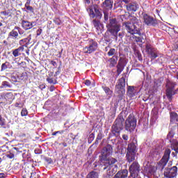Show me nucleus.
I'll list each match as a JSON object with an SVG mask.
<instances>
[{
  "label": "nucleus",
  "instance_id": "f257e3e1",
  "mask_svg": "<svg viewBox=\"0 0 178 178\" xmlns=\"http://www.w3.org/2000/svg\"><path fill=\"white\" fill-rule=\"evenodd\" d=\"M113 154V147L111 145H107L103 147L100 156V165L103 170H106L107 176L112 177L118 172V159L111 156Z\"/></svg>",
  "mask_w": 178,
  "mask_h": 178
},
{
  "label": "nucleus",
  "instance_id": "f03ea898",
  "mask_svg": "<svg viewBox=\"0 0 178 178\" xmlns=\"http://www.w3.org/2000/svg\"><path fill=\"white\" fill-rule=\"evenodd\" d=\"M136 154H137V145H136V143H131L128 144L126 159L129 163L132 162L129 167V172L132 178H138L141 172V165L138 161H136Z\"/></svg>",
  "mask_w": 178,
  "mask_h": 178
},
{
  "label": "nucleus",
  "instance_id": "7ed1b4c3",
  "mask_svg": "<svg viewBox=\"0 0 178 178\" xmlns=\"http://www.w3.org/2000/svg\"><path fill=\"white\" fill-rule=\"evenodd\" d=\"M172 151L170 149H165L164 151V154L161 159L157 163L156 166H149L147 169L148 173L149 175H154L156 172V169H159L160 170H163L165 169V166L168 165L169 162V159H170V154Z\"/></svg>",
  "mask_w": 178,
  "mask_h": 178
},
{
  "label": "nucleus",
  "instance_id": "20e7f679",
  "mask_svg": "<svg viewBox=\"0 0 178 178\" xmlns=\"http://www.w3.org/2000/svg\"><path fill=\"white\" fill-rule=\"evenodd\" d=\"M124 122V117L123 112H121L114 121L111 127V133L113 136H119L122 130H123V123Z\"/></svg>",
  "mask_w": 178,
  "mask_h": 178
},
{
  "label": "nucleus",
  "instance_id": "39448f33",
  "mask_svg": "<svg viewBox=\"0 0 178 178\" xmlns=\"http://www.w3.org/2000/svg\"><path fill=\"white\" fill-rule=\"evenodd\" d=\"M136 127H137V118L134 114H129L125 120L124 129L127 131L132 133L136 130Z\"/></svg>",
  "mask_w": 178,
  "mask_h": 178
},
{
  "label": "nucleus",
  "instance_id": "423d86ee",
  "mask_svg": "<svg viewBox=\"0 0 178 178\" xmlns=\"http://www.w3.org/2000/svg\"><path fill=\"white\" fill-rule=\"evenodd\" d=\"M107 27L108 31L113 35H118V33L120 31V24L116 18L110 19Z\"/></svg>",
  "mask_w": 178,
  "mask_h": 178
},
{
  "label": "nucleus",
  "instance_id": "0eeeda50",
  "mask_svg": "<svg viewBox=\"0 0 178 178\" xmlns=\"http://www.w3.org/2000/svg\"><path fill=\"white\" fill-rule=\"evenodd\" d=\"M176 86H177V83L171 81H168L167 82V84L165 85V94L169 101H172L173 95H175L176 92H177L178 91V88L177 90H175V87H176Z\"/></svg>",
  "mask_w": 178,
  "mask_h": 178
},
{
  "label": "nucleus",
  "instance_id": "6e6552de",
  "mask_svg": "<svg viewBox=\"0 0 178 178\" xmlns=\"http://www.w3.org/2000/svg\"><path fill=\"white\" fill-rule=\"evenodd\" d=\"M115 91L118 94V98H122L124 94H126V79L124 77L118 80V84L115 85Z\"/></svg>",
  "mask_w": 178,
  "mask_h": 178
},
{
  "label": "nucleus",
  "instance_id": "1a4fd4ad",
  "mask_svg": "<svg viewBox=\"0 0 178 178\" xmlns=\"http://www.w3.org/2000/svg\"><path fill=\"white\" fill-rule=\"evenodd\" d=\"M98 50V42L92 39H88V45L83 48V54H91Z\"/></svg>",
  "mask_w": 178,
  "mask_h": 178
},
{
  "label": "nucleus",
  "instance_id": "9d476101",
  "mask_svg": "<svg viewBox=\"0 0 178 178\" xmlns=\"http://www.w3.org/2000/svg\"><path fill=\"white\" fill-rule=\"evenodd\" d=\"M89 16L94 19H101L102 17V13L99 11V7L97 4L90 6L89 8Z\"/></svg>",
  "mask_w": 178,
  "mask_h": 178
},
{
  "label": "nucleus",
  "instance_id": "9b49d317",
  "mask_svg": "<svg viewBox=\"0 0 178 178\" xmlns=\"http://www.w3.org/2000/svg\"><path fill=\"white\" fill-rule=\"evenodd\" d=\"M143 23L146 26H152V27H156L158 26V19L151 17V15L147 13H143Z\"/></svg>",
  "mask_w": 178,
  "mask_h": 178
},
{
  "label": "nucleus",
  "instance_id": "f8f14e48",
  "mask_svg": "<svg viewBox=\"0 0 178 178\" xmlns=\"http://www.w3.org/2000/svg\"><path fill=\"white\" fill-rule=\"evenodd\" d=\"M122 26L124 27L125 30L129 34L134 35V34H138V28L136 25L131 24L130 22H125L122 23Z\"/></svg>",
  "mask_w": 178,
  "mask_h": 178
},
{
  "label": "nucleus",
  "instance_id": "ddd939ff",
  "mask_svg": "<svg viewBox=\"0 0 178 178\" xmlns=\"http://www.w3.org/2000/svg\"><path fill=\"white\" fill-rule=\"evenodd\" d=\"M177 170H178V168L177 166L165 168L163 173L164 177L176 178L177 177Z\"/></svg>",
  "mask_w": 178,
  "mask_h": 178
},
{
  "label": "nucleus",
  "instance_id": "4468645a",
  "mask_svg": "<svg viewBox=\"0 0 178 178\" xmlns=\"http://www.w3.org/2000/svg\"><path fill=\"white\" fill-rule=\"evenodd\" d=\"M145 51L148 54V55L150 56V58L152 60H154V59H156V58L159 56V55H158V53L155 51V49L152 48V46L149 44H146Z\"/></svg>",
  "mask_w": 178,
  "mask_h": 178
},
{
  "label": "nucleus",
  "instance_id": "2eb2a0df",
  "mask_svg": "<svg viewBox=\"0 0 178 178\" xmlns=\"http://www.w3.org/2000/svg\"><path fill=\"white\" fill-rule=\"evenodd\" d=\"M19 34L22 35L23 32H22V29L19 26H15L14 29L8 33V37L13 38V40H17Z\"/></svg>",
  "mask_w": 178,
  "mask_h": 178
},
{
  "label": "nucleus",
  "instance_id": "dca6fc26",
  "mask_svg": "<svg viewBox=\"0 0 178 178\" xmlns=\"http://www.w3.org/2000/svg\"><path fill=\"white\" fill-rule=\"evenodd\" d=\"M100 19L95 18L92 21V24L97 31H101L104 29V25L101 23Z\"/></svg>",
  "mask_w": 178,
  "mask_h": 178
},
{
  "label": "nucleus",
  "instance_id": "f3484780",
  "mask_svg": "<svg viewBox=\"0 0 178 178\" xmlns=\"http://www.w3.org/2000/svg\"><path fill=\"white\" fill-rule=\"evenodd\" d=\"M129 177V170L127 169L120 170L118 171L113 178H127Z\"/></svg>",
  "mask_w": 178,
  "mask_h": 178
},
{
  "label": "nucleus",
  "instance_id": "a211bd4d",
  "mask_svg": "<svg viewBox=\"0 0 178 178\" xmlns=\"http://www.w3.org/2000/svg\"><path fill=\"white\" fill-rule=\"evenodd\" d=\"M126 7L128 12H137V10H138L139 6L136 2H131L128 3Z\"/></svg>",
  "mask_w": 178,
  "mask_h": 178
},
{
  "label": "nucleus",
  "instance_id": "6ab92c4d",
  "mask_svg": "<svg viewBox=\"0 0 178 178\" xmlns=\"http://www.w3.org/2000/svg\"><path fill=\"white\" fill-rule=\"evenodd\" d=\"M21 24L24 30H30L34 27V22H30L26 20H22Z\"/></svg>",
  "mask_w": 178,
  "mask_h": 178
},
{
  "label": "nucleus",
  "instance_id": "aec40b11",
  "mask_svg": "<svg viewBox=\"0 0 178 178\" xmlns=\"http://www.w3.org/2000/svg\"><path fill=\"white\" fill-rule=\"evenodd\" d=\"M116 67H117V74L118 76H119L120 73H122V72L124 70V61L122 58H120Z\"/></svg>",
  "mask_w": 178,
  "mask_h": 178
},
{
  "label": "nucleus",
  "instance_id": "412c9836",
  "mask_svg": "<svg viewBox=\"0 0 178 178\" xmlns=\"http://www.w3.org/2000/svg\"><path fill=\"white\" fill-rule=\"evenodd\" d=\"M139 33H136L138 34V36H135L134 38H135V40L136 42H145V40H147V35L144 33H141L140 32V30L138 29Z\"/></svg>",
  "mask_w": 178,
  "mask_h": 178
},
{
  "label": "nucleus",
  "instance_id": "4be33fe9",
  "mask_svg": "<svg viewBox=\"0 0 178 178\" xmlns=\"http://www.w3.org/2000/svg\"><path fill=\"white\" fill-rule=\"evenodd\" d=\"M24 51V46H20L13 50V55L15 58L22 56V52Z\"/></svg>",
  "mask_w": 178,
  "mask_h": 178
},
{
  "label": "nucleus",
  "instance_id": "5701e85b",
  "mask_svg": "<svg viewBox=\"0 0 178 178\" xmlns=\"http://www.w3.org/2000/svg\"><path fill=\"white\" fill-rule=\"evenodd\" d=\"M170 122L171 124H173V123H175V122H177V123H178L177 113H176L175 111L170 113Z\"/></svg>",
  "mask_w": 178,
  "mask_h": 178
},
{
  "label": "nucleus",
  "instance_id": "b1692460",
  "mask_svg": "<svg viewBox=\"0 0 178 178\" xmlns=\"http://www.w3.org/2000/svg\"><path fill=\"white\" fill-rule=\"evenodd\" d=\"M3 97L8 104H12L13 99H15V97L12 92H7L3 95Z\"/></svg>",
  "mask_w": 178,
  "mask_h": 178
},
{
  "label": "nucleus",
  "instance_id": "393cba45",
  "mask_svg": "<svg viewBox=\"0 0 178 178\" xmlns=\"http://www.w3.org/2000/svg\"><path fill=\"white\" fill-rule=\"evenodd\" d=\"M102 6L106 9H112L113 8V1L112 0H105L102 3Z\"/></svg>",
  "mask_w": 178,
  "mask_h": 178
},
{
  "label": "nucleus",
  "instance_id": "a878e982",
  "mask_svg": "<svg viewBox=\"0 0 178 178\" xmlns=\"http://www.w3.org/2000/svg\"><path fill=\"white\" fill-rule=\"evenodd\" d=\"M170 148L172 151H178V141L176 139H172L170 140Z\"/></svg>",
  "mask_w": 178,
  "mask_h": 178
},
{
  "label": "nucleus",
  "instance_id": "bb28decb",
  "mask_svg": "<svg viewBox=\"0 0 178 178\" xmlns=\"http://www.w3.org/2000/svg\"><path fill=\"white\" fill-rule=\"evenodd\" d=\"M108 62H110L109 67H115L118 63V56H113L108 60Z\"/></svg>",
  "mask_w": 178,
  "mask_h": 178
},
{
  "label": "nucleus",
  "instance_id": "cd10ccee",
  "mask_svg": "<svg viewBox=\"0 0 178 178\" xmlns=\"http://www.w3.org/2000/svg\"><path fill=\"white\" fill-rule=\"evenodd\" d=\"M127 94L129 97H134V94H136V87L129 86Z\"/></svg>",
  "mask_w": 178,
  "mask_h": 178
},
{
  "label": "nucleus",
  "instance_id": "c85d7f7f",
  "mask_svg": "<svg viewBox=\"0 0 178 178\" xmlns=\"http://www.w3.org/2000/svg\"><path fill=\"white\" fill-rule=\"evenodd\" d=\"M46 81H47L49 84H57L58 81H56V79L51 77V74H49V76H48L46 79Z\"/></svg>",
  "mask_w": 178,
  "mask_h": 178
},
{
  "label": "nucleus",
  "instance_id": "c756f323",
  "mask_svg": "<svg viewBox=\"0 0 178 178\" xmlns=\"http://www.w3.org/2000/svg\"><path fill=\"white\" fill-rule=\"evenodd\" d=\"M102 89L104 92H106V95H112L113 94V91L108 86H102Z\"/></svg>",
  "mask_w": 178,
  "mask_h": 178
},
{
  "label": "nucleus",
  "instance_id": "7c9ffc66",
  "mask_svg": "<svg viewBox=\"0 0 178 178\" xmlns=\"http://www.w3.org/2000/svg\"><path fill=\"white\" fill-rule=\"evenodd\" d=\"M129 20L131 23V24H138V23H140V19H137V17H134V16H131L129 17Z\"/></svg>",
  "mask_w": 178,
  "mask_h": 178
},
{
  "label": "nucleus",
  "instance_id": "2f4dec72",
  "mask_svg": "<svg viewBox=\"0 0 178 178\" xmlns=\"http://www.w3.org/2000/svg\"><path fill=\"white\" fill-rule=\"evenodd\" d=\"M86 178H98V172L92 171L88 174Z\"/></svg>",
  "mask_w": 178,
  "mask_h": 178
},
{
  "label": "nucleus",
  "instance_id": "473e14b6",
  "mask_svg": "<svg viewBox=\"0 0 178 178\" xmlns=\"http://www.w3.org/2000/svg\"><path fill=\"white\" fill-rule=\"evenodd\" d=\"M9 66H10V63L6 61V63L1 65V72H5L6 69H9Z\"/></svg>",
  "mask_w": 178,
  "mask_h": 178
},
{
  "label": "nucleus",
  "instance_id": "72a5a7b5",
  "mask_svg": "<svg viewBox=\"0 0 178 178\" xmlns=\"http://www.w3.org/2000/svg\"><path fill=\"white\" fill-rule=\"evenodd\" d=\"M12 85L6 81H4L1 83V88H10Z\"/></svg>",
  "mask_w": 178,
  "mask_h": 178
},
{
  "label": "nucleus",
  "instance_id": "f704fd0d",
  "mask_svg": "<svg viewBox=\"0 0 178 178\" xmlns=\"http://www.w3.org/2000/svg\"><path fill=\"white\" fill-rule=\"evenodd\" d=\"M0 126L1 127H5L6 126V120L2 117V115L0 114Z\"/></svg>",
  "mask_w": 178,
  "mask_h": 178
},
{
  "label": "nucleus",
  "instance_id": "c9c22d12",
  "mask_svg": "<svg viewBox=\"0 0 178 178\" xmlns=\"http://www.w3.org/2000/svg\"><path fill=\"white\" fill-rule=\"evenodd\" d=\"M27 41H29L28 38H24L19 40V44L21 47H25L26 46L24 44H27Z\"/></svg>",
  "mask_w": 178,
  "mask_h": 178
},
{
  "label": "nucleus",
  "instance_id": "e433bc0d",
  "mask_svg": "<svg viewBox=\"0 0 178 178\" xmlns=\"http://www.w3.org/2000/svg\"><path fill=\"white\" fill-rule=\"evenodd\" d=\"M116 54V49L111 48L107 53L108 56H113Z\"/></svg>",
  "mask_w": 178,
  "mask_h": 178
},
{
  "label": "nucleus",
  "instance_id": "4c0bfd02",
  "mask_svg": "<svg viewBox=\"0 0 178 178\" xmlns=\"http://www.w3.org/2000/svg\"><path fill=\"white\" fill-rule=\"evenodd\" d=\"M173 137H175V132L170 131L167 135V140H169V141H170V140H173L172 139L173 138Z\"/></svg>",
  "mask_w": 178,
  "mask_h": 178
},
{
  "label": "nucleus",
  "instance_id": "58836bf2",
  "mask_svg": "<svg viewBox=\"0 0 178 178\" xmlns=\"http://www.w3.org/2000/svg\"><path fill=\"white\" fill-rule=\"evenodd\" d=\"M54 23H55V24H56L57 26H60V24H62V20H60V19H59L58 17H56L53 19Z\"/></svg>",
  "mask_w": 178,
  "mask_h": 178
},
{
  "label": "nucleus",
  "instance_id": "ea45409f",
  "mask_svg": "<svg viewBox=\"0 0 178 178\" xmlns=\"http://www.w3.org/2000/svg\"><path fill=\"white\" fill-rule=\"evenodd\" d=\"M94 138H95V134L94 133L90 134L88 137V143H92Z\"/></svg>",
  "mask_w": 178,
  "mask_h": 178
},
{
  "label": "nucleus",
  "instance_id": "a19ab883",
  "mask_svg": "<svg viewBox=\"0 0 178 178\" xmlns=\"http://www.w3.org/2000/svg\"><path fill=\"white\" fill-rule=\"evenodd\" d=\"M6 156L8 159H13L15 158V154L10 152H8Z\"/></svg>",
  "mask_w": 178,
  "mask_h": 178
},
{
  "label": "nucleus",
  "instance_id": "79ce46f5",
  "mask_svg": "<svg viewBox=\"0 0 178 178\" xmlns=\"http://www.w3.org/2000/svg\"><path fill=\"white\" fill-rule=\"evenodd\" d=\"M26 9V12H30V13H34V8L31 6H27L25 7Z\"/></svg>",
  "mask_w": 178,
  "mask_h": 178
},
{
  "label": "nucleus",
  "instance_id": "37998d69",
  "mask_svg": "<svg viewBox=\"0 0 178 178\" xmlns=\"http://www.w3.org/2000/svg\"><path fill=\"white\" fill-rule=\"evenodd\" d=\"M29 115V111H27V108H22L21 111V116H27Z\"/></svg>",
  "mask_w": 178,
  "mask_h": 178
},
{
  "label": "nucleus",
  "instance_id": "c03bdc74",
  "mask_svg": "<svg viewBox=\"0 0 178 178\" xmlns=\"http://www.w3.org/2000/svg\"><path fill=\"white\" fill-rule=\"evenodd\" d=\"M136 56H137L138 60H140V61L143 60V55L141 54V53L140 51L136 52Z\"/></svg>",
  "mask_w": 178,
  "mask_h": 178
},
{
  "label": "nucleus",
  "instance_id": "a18cd8bd",
  "mask_svg": "<svg viewBox=\"0 0 178 178\" xmlns=\"http://www.w3.org/2000/svg\"><path fill=\"white\" fill-rule=\"evenodd\" d=\"M9 13H10V10L8 11H1V15H3V16H9Z\"/></svg>",
  "mask_w": 178,
  "mask_h": 178
},
{
  "label": "nucleus",
  "instance_id": "49530a36",
  "mask_svg": "<svg viewBox=\"0 0 178 178\" xmlns=\"http://www.w3.org/2000/svg\"><path fill=\"white\" fill-rule=\"evenodd\" d=\"M84 84L86 86H87L88 87H90V86H91V81L88 80V79H86L85 81H84Z\"/></svg>",
  "mask_w": 178,
  "mask_h": 178
},
{
  "label": "nucleus",
  "instance_id": "de8ad7c7",
  "mask_svg": "<svg viewBox=\"0 0 178 178\" xmlns=\"http://www.w3.org/2000/svg\"><path fill=\"white\" fill-rule=\"evenodd\" d=\"M44 161H46V162H47V163H49V165H51V163H52L54 161H52V159H51V158H46L45 159H44Z\"/></svg>",
  "mask_w": 178,
  "mask_h": 178
},
{
  "label": "nucleus",
  "instance_id": "09e8293b",
  "mask_svg": "<svg viewBox=\"0 0 178 178\" xmlns=\"http://www.w3.org/2000/svg\"><path fill=\"white\" fill-rule=\"evenodd\" d=\"M108 19H109V15L108 14V13H104V20L106 22H108Z\"/></svg>",
  "mask_w": 178,
  "mask_h": 178
},
{
  "label": "nucleus",
  "instance_id": "8fccbe9b",
  "mask_svg": "<svg viewBox=\"0 0 178 178\" xmlns=\"http://www.w3.org/2000/svg\"><path fill=\"white\" fill-rule=\"evenodd\" d=\"M103 136H102V133H99L98 134H97V138L96 139H97V140H101V139L102 138H103Z\"/></svg>",
  "mask_w": 178,
  "mask_h": 178
},
{
  "label": "nucleus",
  "instance_id": "3c124183",
  "mask_svg": "<svg viewBox=\"0 0 178 178\" xmlns=\"http://www.w3.org/2000/svg\"><path fill=\"white\" fill-rule=\"evenodd\" d=\"M42 33V29H38L37 31H36V35H40V34Z\"/></svg>",
  "mask_w": 178,
  "mask_h": 178
},
{
  "label": "nucleus",
  "instance_id": "603ef678",
  "mask_svg": "<svg viewBox=\"0 0 178 178\" xmlns=\"http://www.w3.org/2000/svg\"><path fill=\"white\" fill-rule=\"evenodd\" d=\"M163 59H165V57L163 56H160V58H158V61L159 62V63H163Z\"/></svg>",
  "mask_w": 178,
  "mask_h": 178
},
{
  "label": "nucleus",
  "instance_id": "864d4df0",
  "mask_svg": "<svg viewBox=\"0 0 178 178\" xmlns=\"http://www.w3.org/2000/svg\"><path fill=\"white\" fill-rule=\"evenodd\" d=\"M122 140L127 141V140H129V136L127 134L122 135Z\"/></svg>",
  "mask_w": 178,
  "mask_h": 178
},
{
  "label": "nucleus",
  "instance_id": "5fc2aeb1",
  "mask_svg": "<svg viewBox=\"0 0 178 178\" xmlns=\"http://www.w3.org/2000/svg\"><path fill=\"white\" fill-rule=\"evenodd\" d=\"M15 108H23V106L22 105V104H19V103H15Z\"/></svg>",
  "mask_w": 178,
  "mask_h": 178
},
{
  "label": "nucleus",
  "instance_id": "6e6d98bb",
  "mask_svg": "<svg viewBox=\"0 0 178 178\" xmlns=\"http://www.w3.org/2000/svg\"><path fill=\"white\" fill-rule=\"evenodd\" d=\"M45 87V84H41L38 86V88H40V90H44Z\"/></svg>",
  "mask_w": 178,
  "mask_h": 178
},
{
  "label": "nucleus",
  "instance_id": "4d7b16f0",
  "mask_svg": "<svg viewBox=\"0 0 178 178\" xmlns=\"http://www.w3.org/2000/svg\"><path fill=\"white\" fill-rule=\"evenodd\" d=\"M50 63H51V65H52L54 67L58 66V63H56V61L51 60V61H50Z\"/></svg>",
  "mask_w": 178,
  "mask_h": 178
},
{
  "label": "nucleus",
  "instance_id": "13d9d810",
  "mask_svg": "<svg viewBox=\"0 0 178 178\" xmlns=\"http://www.w3.org/2000/svg\"><path fill=\"white\" fill-rule=\"evenodd\" d=\"M30 3H31V0H27L25 3V7L30 6Z\"/></svg>",
  "mask_w": 178,
  "mask_h": 178
},
{
  "label": "nucleus",
  "instance_id": "bf43d9fd",
  "mask_svg": "<svg viewBox=\"0 0 178 178\" xmlns=\"http://www.w3.org/2000/svg\"><path fill=\"white\" fill-rule=\"evenodd\" d=\"M35 175H37V172H31V175H29V178L34 177V176H35Z\"/></svg>",
  "mask_w": 178,
  "mask_h": 178
},
{
  "label": "nucleus",
  "instance_id": "052dcab7",
  "mask_svg": "<svg viewBox=\"0 0 178 178\" xmlns=\"http://www.w3.org/2000/svg\"><path fill=\"white\" fill-rule=\"evenodd\" d=\"M49 91L52 92V91H55V86H51L49 88Z\"/></svg>",
  "mask_w": 178,
  "mask_h": 178
},
{
  "label": "nucleus",
  "instance_id": "680f3d73",
  "mask_svg": "<svg viewBox=\"0 0 178 178\" xmlns=\"http://www.w3.org/2000/svg\"><path fill=\"white\" fill-rule=\"evenodd\" d=\"M65 130H61V131H57V134H63L65 133Z\"/></svg>",
  "mask_w": 178,
  "mask_h": 178
},
{
  "label": "nucleus",
  "instance_id": "e2e57ef3",
  "mask_svg": "<svg viewBox=\"0 0 178 178\" xmlns=\"http://www.w3.org/2000/svg\"><path fill=\"white\" fill-rule=\"evenodd\" d=\"M83 2L85 3H88V5H90V3H91V1L90 0H83Z\"/></svg>",
  "mask_w": 178,
  "mask_h": 178
},
{
  "label": "nucleus",
  "instance_id": "0e129e2a",
  "mask_svg": "<svg viewBox=\"0 0 178 178\" xmlns=\"http://www.w3.org/2000/svg\"><path fill=\"white\" fill-rule=\"evenodd\" d=\"M22 178H30V175H29V174L24 175L22 176Z\"/></svg>",
  "mask_w": 178,
  "mask_h": 178
},
{
  "label": "nucleus",
  "instance_id": "69168bd1",
  "mask_svg": "<svg viewBox=\"0 0 178 178\" xmlns=\"http://www.w3.org/2000/svg\"><path fill=\"white\" fill-rule=\"evenodd\" d=\"M0 178H5V173L3 172L0 173Z\"/></svg>",
  "mask_w": 178,
  "mask_h": 178
},
{
  "label": "nucleus",
  "instance_id": "338daca9",
  "mask_svg": "<svg viewBox=\"0 0 178 178\" xmlns=\"http://www.w3.org/2000/svg\"><path fill=\"white\" fill-rule=\"evenodd\" d=\"M60 145H63V147H67V143L64 142L63 143H60Z\"/></svg>",
  "mask_w": 178,
  "mask_h": 178
},
{
  "label": "nucleus",
  "instance_id": "774afa93",
  "mask_svg": "<svg viewBox=\"0 0 178 178\" xmlns=\"http://www.w3.org/2000/svg\"><path fill=\"white\" fill-rule=\"evenodd\" d=\"M122 2H124V3H129L130 0H122Z\"/></svg>",
  "mask_w": 178,
  "mask_h": 178
}]
</instances>
